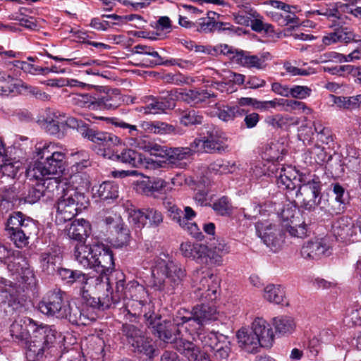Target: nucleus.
Segmentation results:
<instances>
[{
    "mask_svg": "<svg viewBox=\"0 0 361 361\" xmlns=\"http://www.w3.org/2000/svg\"><path fill=\"white\" fill-rule=\"evenodd\" d=\"M144 317L147 325L152 327L153 332L160 339L167 343H175L178 352L183 354L190 361H211L209 356L199 348L192 342L186 339V335L179 326L171 321H161V317L154 314V312L145 313Z\"/></svg>",
    "mask_w": 361,
    "mask_h": 361,
    "instance_id": "3",
    "label": "nucleus"
},
{
    "mask_svg": "<svg viewBox=\"0 0 361 361\" xmlns=\"http://www.w3.org/2000/svg\"><path fill=\"white\" fill-rule=\"evenodd\" d=\"M251 207L253 209L251 214L245 212V209L243 210L244 217L249 220L255 219L258 215L272 212L274 205L271 202H265L263 204L253 203Z\"/></svg>",
    "mask_w": 361,
    "mask_h": 361,
    "instance_id": "56",
    "label": "nucleus"
},
{
    "mask_svg": "<svg viewBox=\"0 0 361 361\" xmlns=\"http://www.w3.org/2000/svg\"><path fill=\"white\" fill-rule=\"evenodd\" d=\"M332 231L336 238L346 243L357 240V228L350 217L342 216L338 219L332 226Z\"/></svg>",
    "mask_w": 361,
    "mask_h": 361,
    "instance_id": "22",
    "label": "nucleus"
},
{
    "mask_svg": "<svg viewBox=\"0 0 361 361\" xmlns=\"http://www.w3.org/2000/svg\"><path fill=\"white\" fill-rule=\"evenodd\" d=\"M123 300V314L126 319H130V317H139L142 313L152 312V308L153 305L146 301H137V300H132L128 298H121Z\"/></svg>",
    "mask_w": 361,
    "mask_h": 361,
    "instance_id": "32",
    "label": "nucleus"
},
{
    "mask_svg": "<svg viewBox=\"0 0 361 361\" xmlns=\"http://www.w3.org/2000/svg\"><path fill=\"white\" fill-rule=\"evenodd\" d=\"M90 304L92 306L90 310L87 306L80 308L75 305H67L66 307V316L63 318L68 319L70 322L75 325H88L97 318L93 308L97 306V304L93 305L92 302Z\"/></svg>",
    "mask_w": 361,
    "mask_h": 361,
    "instance_id": "20",
    "label": "nucleus"
},
{
    "mask_svg": "<svg viewBox=\"0 0 361 361\" xmlns=\"http://www.w3.org/2000/svg\"><path fill=\"white\" fill-rule=\"evenodd\" d=\"M195 152L192 147H171L169 149H163V152L166 154V161L169 164L176 167L183 168L185 164L183 161L188 159Z\"/></svg>",
    "mask_w": 361,
    "mask_h": 361,
    "instance_id": "29",
    "label": "nucleus"
},
{
    "mask_svg": "<svg viewBox=\"0 0 361 361\" xmlns=\"http://www.w3.org/2000/svg\"><path fill=\"white\" fill-rule=\"evenodd\" d=\"M219 280L212 271L197 269L193 274L194 294L197 299L214 300L219 288Z\"/></svg>",
    "mask_w": 361,
    "mask_h": 361,
    "instance_id": "13",
    "label": "nucleus"
},
{
    "mask_svg": "<svg viewBox=\"0 0 361 361\" xmlns=\"http://www.w3.org/2000/svg\"><path fill=\"white\" fill-rule=\"evenodd\" d=\"M13 257V259L8 264V269L17 279L28 286L35 284V276L30 268L27 258L17 251L15 252L8 247L0 244V260L3 261Z\"/></svg>",
    "mask_w": 361,
    "mask_h": 361,
    "instance_id": "10",
    "label": "nucleus"
},
{
    "mask_svg": "<svg viewBox=\"0 0 361 361\" xmlns=\"http://www.w3.org/2000/svg\"><path fill=\"white\" fill-rule=\"evenodd\" d=\"M23 164L20 161L7 159L6 161L0 163V170L4 176L16 178L20 171H23Z\"/></svg>",
    "mask_w": 361,
    "mask_h": 361,
    "instance_id": "53",
    "label": "nucleus"
},
{
    "mask_svg": "<svg viewBox=\"0 0 361 361\" xmlns=\"http://www.w3.org/2000/svg\"><path fill=\"white\" fill-rule=\"evenodd\" d=\"M240 164L235 161L219 159L209 166L210 172L219 174L233 173L240 170Z\"/></svg>",
    "mask_w": 361,
    "mask_h": 361,
    "instance_id": "38",
    "label": "nucleus"
},
{
    "mask_svg": "<svg viewBox=\"0 0 361 361\" xmlns=\"http://www.w3.org/2000/svg\"><path fill=\"white\" fill-rule=\"evenodd\" d=\"M90 224L84 219L74 221L66 229V233L69 238L82 241L90 233Z\"/></svg>",
    "mask_w": 361,
    "mask_h": 361,
    "instance_id": "34",
    "label": "nucleus"
},
{
    "mask_svg": "<svg viewBox=\"0 0 361 361\" xmlns=\"http://www.w3.org/2000/svg\"><path fill=\"white\" fill-rule=\"evenodd\" d=\"M111 159H117L118 161L128 164L133 167H139L141 163V155L133 149H125L120 154H113L111 151Z\"/></svg>",
    "mask_w": 361,
    "mask_h": 361,
    "instance_id": "52",
    "label": "nucleus"
},
{
    "mask_svg": "<svg viewBox=\"0 0 361 361\" xmlns=\"http://www.w3.org/2000/svg\"><path fill=\"white\" fill-rule=\"evenodd\" d=\"M164 220L161 212L154 208H147L142 210L133 209L129 212V221L135 224L138 228L144 226L152 228L159 226Z\"/></svg>",
    "mask_w": 361,
    "mask_h": 361,
    "instance_id": "17",
    "label": "nucleus"
},
{
    "mask_svg": "<svg viewBox=\"0 0 361 361\" xmlns=\"http://www.w3.org/2000/svg\"><path fill=\"white\" fill-rule=\"evenodd\" d=\"M92 246L83 243H78L74 248V258L75 261L83 268H91L92 255L94 250Z\"/></svg>",
    "mask_w": 361,
    "mask_h": 361,
    "instance_id": "36",
    "label": "nucleus"
},
{
    "mask_svg": "<svg viewBox=\"0 0 361 361\" xmlns=\"http://www.w3.org/2000/svg\"><path fill=\"white\" fill-rule=\"evenodd\" d=\"M300 219L297 220V226L291 224H284L283 226L291 236L303 238L309 235L310 230L305 223L300 224Z\"/></svg>",
    "mask_w": 361,
    "mask_h": 361,
    "instance_id": "57",
    "label": "nucleus"
},
{
    "mask_svg": "<svg viewBox=\"0 0 361 361\" xmlns=\"http://www.w3.org/2000/svg\"><path fill=\"white\" fill-rule=\"evenodd\" d=\"M129 144L131 146H134L153 154H161L163 152V147L156 143L154 140L147 139L146 137L140 139L132 138Z\"/></svg>",
    "mask_w": 361,
    "mask_h": 361,
    "instance_id": "46",
    "label": "nucleus"
},
{
    "mask_svg": "<svg viewBox=\"0 0 361 361\" xmlns=\"http://www.w3.org/2000/svg\"><path fill=\"white\" fill-rule=\"evenodd\" d=\"M331 253L330 247L324 239L314 238L305 242L300 250V255L307 260H317Z\"/></svg>",
    "mask_w": 361,
    "mask_h": 361,
    "instance_id": "21",
    "label": "nucleus"
},
{
    "mask_svg": "<svg viewBox=\"0 0 361 361\" xmlns=\"http://www.w3.org/2000/svg\"><path fill=\"white\" fill-rule=\"evenodd\" d=\"M331 102L340 109L353 111L361 104V94L352 97L330 96Z\"/></svg>",
    "mask_w": 361,
    "mask_h": 361,
    "instance_id": "40",
    "label": "nucleus"
},
{
    "mask_svg": "<svg viewBox=\"0 0 361 361\" xmlns=\"http://www.w3.org/2000/svg\"><path fill=\"white\" fill-rule=\"evenodd\" d=\"M276 170L278 169H276ZM275 172L278 173L277 171ZM301 176L303 175L300 174L295 167L292 166H283L277 175L276 183L279 188L287 190L291 195L296 187L299 185Z\"/></svg>",
    "mask_w": 361,
    "mask_h": 361,
    "instance_id": "23",
    "label": "nucleus"
},
{
    "mask_svg": "<svg viewBox=\"0 0 361 361\" xmlns=\"http://www.w3.org/2000/svg\"><path fill=\"white\" fill-rule=\"evenodd\" d=\"M169 183L161 178L147 176L145 179L137 181L136 190L147 197H155L157 194L164 193Z\"/></svg>",
    "mask_w": 361,
    "mask_h": 361,
    "instance_id": "24",
    "label": "nucleus"
},
{
    "mask_svg": "<svg viewBox=\"0 0 361 361\" xmlns=\"http://www.w3.org/2000/svg\"><path fill=\"white\" fill-rule=\"evenodd\" d=\"M235 63L247 68L262 69V59H258L257 55H250L248 53L240 51L237 55Z\"/></svg>",
    "mask_w": 361,
    "mask_h": 361,
    "instance_id": "49",
    "label": "nucleus"
},
{
    "mask_svg": "<svg viewBox=\"0 0 361 361\" xmlns=\"http://www.w3.org/2000/svg\"><path fill=\"white\" fill-rule=\"evenodd\" d=\"M250 328L257 336L261 347L270 348L274 342V334L271 325L263 318L257 317L251 324Z\"/></svg>",
    "mask_w": 361,
    "mask_h": 361,
    "instance_id": "25",
    "label": "nucleus"
},
{
    "mask_svg": "<svg viewBox=\"0 0 361 361\" xmlns=\"http://www.w3.org/2000/svg\"><path fill=\"white\" fill-rule=\"evenodd\" d=\"M212 208L219 214L222 216L230 215L233 211V207L226 197H223L214 202Z\"/></svg>",
    "mask_w": 361,
    "mask_h": 361,
    "instance_id": "62",
    "label": "nucleus"
},
{
    "mask_svg": "<svg viewBox=\"0 0 361 361\" xmlns=\"http://www.w3.org/2000/svg\"><path fill=\"white\" fill-rule=\"evenodd\" d=\"M116 279V290L111 293V300L107 295L106 301L99 302V306L102 309L110 308L112 305L118 304L121 298L134 299L137 301L147 300L148 293L143 286L135 281H131L126 284L123 273L118 274Z\"/></svg>",
    "mask_w": 361,
    "mask_h": 361,
    "instance_id": "7",
    "label": "nucleus"
},
{
    "mask_svg": "<svg viewBox=\"0 0 361 361\" xmlns=\"http://www.w3.org/2000/svg\"><path fill=\"white\" fill-rule=\"evenodd\" d=\"M163 204L169 217L172 221L177 223L192 237L198 240L203 238L200 229L195 223L192 221L196 216V213L190 207L186 206L184 207V211H182L171 201L167 200L163 202Z\"/></svg>",
    "mask_w": 361,
    "mask_h": 361,
    "instance_id": "11",
    "label": "nucleus"
},
{
    "mask_svg": "<svg viewBox=\"0 0 361 361\" xmlns=\"http://www.w3.org/2000/svg\"><path fill=\"white\" fill-rule=\"evenodd\" d=\"M97 196L104 200H114L118 197V185L111 181H105L97 189Z\"/></svg>",
    "mask_w": 361,
    "mask_h": 361,
    "instance_id": "48",
    "label": "nucleus"
},
{
    "mask_svg": "<svg viewBox=\"0 0 361 361\" xmlns=\"http://www.w3.org/2000/svg\"><path fill=\"white\" fill-rule=\"evenodd\" d=\"M219 312L214 306L202 304L192 308L190 315L181 316L178 313L175 318L176 324L185 334H194L197 331L204 330V326L218 319Z\"/></svg>",
    "mask_w": 361,
    "mask_h": 361,
    "instance_id": "5",
    "label": "nucleus"
},
{
    "mask_svg": "<svg viewBox=\"0 0 361 361\" xmlns=\"http://www.w3.org/2000/svg\"><path fill=\"white\" fill-rule=\"evenodd\" d=\"M240 51L226 44H220L213 47V56L223 54L235 63L237 55Z\"/></svg>",
    "mask_w": 361,
    "mask_h": 361,
    "instance_id": "59",
    "label": "nucleus"
},
{
    "mask_svg": "<svg viewBox=\"0 0 361 361\" xmlns=\"http://www.w3.org/2000/svg\"><path fill=\"white\" fill-rule=\"evenodd\" d=\"M152 286L157 290L169 292L179 284L185 271L164 252L157 257L152 271Z\"/></svg>",
    "mask_w": 361,
    "mask_h": 361,
    "instance_id": "4",
    "label": "nucleus"
},
{
    "mask_svg": "<svg viewBox=\"0 0 361 361\" xmlns=\"http://www.w3.org/2000/svg\"><path fill=\"white\" fill-rule=\"evenodd\" d=\"M73 104L82 108H94L97 104L87 94H75L72 95Z\"/></svg>",
    "mask_w": 361,
    "mask_h": 361,
    "instance_id": "64",
    "label": "nucleus"
},
{
    "mask_svg": "<svg viewBox=\"0 0 361 361\" xmlns=\"http://www.w3.org/2000/svg\"><path fill=\"white\" fill-rule=\"evenodd\" d=\"M313 127L317 134V143L320 142L322 145H327L332 141L331 130L324 126L319 121H314L313 122Z\"/></svg>",
    "mask_w": 361,
    "mask_h": 361,
    "instance_id": "55",
    "label": "nucleus"
},
{
    "mask_svg": "<svg viewBox=\"0 0 361 361\" xmlns=\"http://www.w3.org/2000/svg\"><path fill=\"white\" fill-rule=\"evenodd\" d=\"M78 276L75 283L78 284L80 289L82 296L89 302L88 297L96 291H103L106 290L109 292L111 289L109 279L106 276H89L82 271L78 274Z\"/></svg>",
    "mask_w": 361,
    "mask_h": 361,
    "instance_id": "16",
    "label": "nucleus"
},
{
    "mask_svg": "<svg viewBox=\"0 0 361 361\" xmlns=\"http://www.w3.org/2000/svg\"><path fill=\"white\" fill-rule=\"evenodd\" d=\"M18 288L12 282L4 279H0V305L10 302L17 295Z\"/></svg>",
    "mask_w": 361,
    "mask_h": 361,
    "instance_id": "50",
    "label": "nucleus"
},
{
    "mask_svg": "<svg viewBox=\"0 0 361 361\" xmlns=\"http://www.w3.org/2000/svg\"><path fill=\"white\" fill-rule=\"evenodd\" d=\"M93 250L91 268L102 274L114 269L113 252L107 245L103 243L95 244Z\"/></svg>",
    "mask_w": 361,
    "mask_h": 361,
    "instance_id": "18",
    "label": "nucleus"
},
{
    "mask_svg": "<svg viewBox=\"0 0 361 361\" xmlns=\"http://www.w3.org/2000/svg\"><path fill=\"white\" fill-rule=\"evenodd\" d=\"M243 110L238 106H228L216 104L215 115L221 121L228 122L233 121L235 118L243 115Z\"/></svg>",
    "mask_w": 361,
    "mask_h": 361,
    "instance_id": "45",
    "label": "nucleus"
},
{
    "mask_svg": "<svg viewBox=\"0 0 361 361\" xmlns=\"http://www.w3.org/2000/svg\"><path fill=\"white\" fill-rule=\"evenodd\" d=\"M6 231L15 245L22 248L28 244L30 236L36 234L37 228L32 219L17 212L11 214L8 219Z\"/></svg>",
    "mask_w": 361,
    "mask_h": 361,
    "instance_id": "8",
    "label": "nucleus"
},
{
    "mask_svg": "<svg viewBox=\"0 0 361 361\" xmlns=\"http://www.w3.org/2000/svg\"><path fill=\"white\" fill-rule=\"evenodd\" d=\"M272 323L276 331L282 335L292 334L296 327L294 319L286 315L274 317Z\"/></svg>",
    "mask_w": 361,
    "mask_h": 361,
    "instance_id": "42",
    "label": "nucleus"
},
{
    "mask_svg": "<svg viewBox=\"0 0 361 361\" xmlns=\"http://www.w3.org/2000/svg\"><path fill=\"white\" fill-rule=\"evenodd\" d=\"M63 294L61 290L48 292L38 305L39 311L46 315L63 319L66 316L67 305L63 302Z\"/></svg>",
    "mask_w": 361,
    "mask_h": 361,
    "instance_id": "15",
    "label": "nucleus"
},
{
    "mask_svg": "<svg viewBox=\"0 0 361 361\" xmlns=\"http://www.w3.org/2000/svg\"><path fill=\"white\" fill-rule=\"evenodd\" d=\"M61 259L59 250L44 252L41 255V267L47 274H53L59 269L58 265L60 264Z\"/></svg>",
    "mask_w": 361,
    "mask_h": 361,
    "instance_id": "37",
    "label": "nucleus"
},
{
    "mask_svg": "<svg viewBox=\"0 0 361 361\" xmlns=\"http://www.w3.org/2000/svg\"><path fill=\"white\" fill-rule=\"evenodd\" d=\"M263 298L271 303L282 304L285 299V291L280 285L269 284L264 288Z\"/></svg>",
    "mask_w": 361,
    "mask_h": 361,
    "instance_id": "44",
    "label": "nucleus"
},
{
    "mask_svg": "<svg viewBox=\"0 0 361 361\" xmlns=\"http://www.w3.org/2000/svg\"><path fill=\"white\" fill-rule=\"evenodd\" d=\"M213 95L207 90H188L180 92L179 98L188 104L196 105L205 102L207 99Z\"/></svg>",
    "mask_w": 361,
    "mask_h": 361,
    "instance_id": "43",
    "label": "nucleus"
},
{
    "mask_svg": "<svg viewBox=\"0 0 361 361\" xmlns=\"http://www.w3.org/2000/svg\"><path fill=\"white\" fill-rule=\"evenodd\" d=\"M355 35L349 27L344 25H340L338 23V27L334 29L333 32L323 37L322 42L325 45H330L338 42L348 43L355 40Z\"/></svg>",
    "mask_w": 361,
    "mask_h": 361,
    "instance_id": "30",
    "label": "nucleus"
},
{
    "mask_svg": "<svg viewBox=\"0 0 361 361\" xmlns=\"http://www.w3.org/2000/svg\"><path fill=\"white\" fill-rule=\"evenodd\" d=\"M239 347L250 353L257 352L261 344L250 327H242L236 334Z\"/></svg>",
    "mask_w": 361,
    "mask_h": 361,
    "instance_id": "27",
    "label": "nucleus"
},
{
    "mask_svg": "<svg viewBox=\"0 0 361 361\" xmlns=\"http://www.w3.org/2000/svg\"><path fill=\"white\" fill-rule=\"evenodd\" d=\"M295 214H299L298 210L295 207L288 205L284 207L281 212V217L284 224H294L297 226V220L299 219L298 216Z\"/></svg>",
    "mask_w": 361,
    "mask_h": 361,
    "instance_id": "61",
    "label": "nucleus"
},
{
    "mask_svg": "<svg viewBox=\"0 0 361 361\" xmlns=\"http://www.w3.org/2000/svg\"><path fill=\"white\" fill-rule=\"evenodd\" d=\"M227 140L224 133L210 128L206 133L195 139L191 147L195 152L222 154L228 151Z\"/></svg>",
    "mask_w": 361,
    "mask_h": 361,
    "instance_id": "12",
    "label": "nucleus"
},
{
    "mask_svg": "<svg viewBox=\"0 0 361 361\" xmlns=\"http://www.w3.org/2000/svg\"><path fill=\"white\" fill-rule=\"evenodd\" d=\"M10 332L13 338L25 342L28 361H39L56 348V330L46 324H37L30 318L16 320L11 325Z\"/></svg>",
    "mask_w": 361,
    "mask_h": 361,
    "instance_id": "2",
    "label": "nucleus"
},
{
    "mask_svg": "<svg viewBox=\"0 0 361 361\" xmlns=\"http://www.w3.org/2000/svg\"><path fill=\"white\" fill-rule=\"evenodd\" d=\"M164 106H165L162 105L159 98H152L150 102L140 108V112L144 114H159L165 112L163 109Z\"/></svg>",
    "mask_w": 361,
    "mask_h": 361,
    "instance_id": "63",
    "label": "nucleus"
},
{
    "mask_svg": "<svg viewBox=\"0 0 361 361\" xmlns=\"http://www.w3.org/2000/svg\"><path fill=\"white\" fill-rule=\"evenodd\" d=\"M181 254L187 258H190L198 262H204V257L207 251V246L203 244L184 242L180 244Z\"/></svg>",
    "mask_w": 361,
    "mask_h": 361,
    "instance_id": "35",
    "label": "nucleus"
},
{
    "mask_svg": "<svg viewBox=\"0 0 361 361\" xmlns=\"http://www.w3.org/2000/svg\"><path fill=\"white\" fill-rule=\"evenodd\" d=\"M34 157L37 159L26 169L30 179L42 181L44 195L51 197L60 186L58 177L65 169L66 152L63 147L51 142H41L36 144Z\"/></svg>",
    "mask_w": 361,
    "mask_h": 361,
    "instance_id": "1",
    "label": "nucleus"
},
{
    "mask_svg": "<svg viewBox=\"0 0 361 361\" xmlns=\"http://www.w3.org/2000/svg\"><path fill=\"white\" fill-rule=\"evenodd\" d=\"M188 335L192 340L200 341L203 347L209 348L211 350L215 349L222 340H226V337L222 334H218L213 331H207L204 330L195 331L194 334H185ZM188 338L187 336L185 337Z\"/></svg>",
    "mask_w": 361,
    "mask_h": 361,
    "instance_id": "28",
    "label": "nucleus"
},
{
    "mask_svg": "<svg viewBox=\"0 0 361 361\" xmlns=\"http://www.w3.org/2000/svg\"><path fill=\"white\" fill-rule=\"evenodd\" d=\"M71 181L75 191L87 190L90 187L89 176L86 173H75L71 177Z\"/></svg>",
    "mask_w": 361,
    "mask_h": 361,
    "instance_id": "58",
    "label": "nucleus"
},
{
    "mask_svg": "<svg viewBox=\"0 0 361 361\" xmlns=\"http://www.w3.org/2000/svg\"><path fill=\"white\" fill-rule=\"evenodd\" d=\"M116 236L115 239V245L117 247H123L127 245L130 241V235L128 228L124 226L123 222L119 227L115 228L114 230Z\"/></svg>",
    "mask_w": 361,
    "mask_h": 361,
    "instance_id": "60",
    "label": "nucleus"
},
{
    "mask_svg": "<svg viewBox=\"0 0 361 361\" xmlns=\"http://www.w3.org/2000/svg\"><path fill=\"white\" fill-rule=\"evenodd\" d=\"M47 128L51 134H56L64 124H73L74 118L66 119L64 114L57 111H49L45 118Z\"/></svg>",
    "mask_w": 361,
    "mask_h": 361,
    "instance_id": "33",
    "label": "nucleus"
},
{
    "mask_svg": "<svg viewBox=\"0 0 361 361\" xmlns=\"http://www.w3.org/2000/svg\"><path fill=\"white\" fill-rule=\"evenodd\" d=\"M279 110L290 113H300L311 114L312 109L308 107L304 102L289 100L286 99H279Z\"/></svg>",
    "mask_w": 361,
    "mask_h": 361,
    "instance_id": "41",
    "label": "nucleus"
},
{
    "mask_svg": "<svg viewBox=\"0 0 361 361\" xmlns=\"http://www.w3.org/2000/svg\"><path fill=\"white\" fill-rule=\"evenodd\" d=\"M276 171V166L274 163L265 161H257L252 164L250 172L252 176L258 178L263 176H271Z\"/></svg>",
    "mask_w": 361,
    "mask_h": 361,
    "instance_id": "47",
    "label": "nucleus"
},
{
    "mask_svg": "<svg viewBox=\"0 0 361 361\" xmlns=\"http://www.w3.org/2000/svg\"><path fill=\"white\" fill-rule=\"evenodd\" d=\"M175 114L178 117L179 122L184 126L201 124L203 121V116L195 109H178Z\"/></svg>",
    "mask_w": 361,
    "mask_h": 361,
    "instance_id": "39",
    "label": "nucleus"
},
{
    "mask_svg": "<svg viewBox=\"0 0 361 361\" xmlns=\"http://www.w3.org/2000/svg\"><path fill=\"white\" fill-rule=\"evenodd\" d=\"M256 229L259 237L268 247L274 252L279 249L281 244V238L279 231L274 225L269 224L263 227L262 223L257 222Z\"/></svg>",
    "mask_w": 361,
    "mask_h": 361,
    "instance_id": "26",
    "label": "nucleus"
},
{
    "mask_svg": "<svg viewBox=\"0 0 361 361\" xmlns=\"http://www.w3.org/2000/svg\"><path fill=\"white\" fill-rule=\"evenodd\" d=\"M154 134L159 135H181L182 131L179 128L170 123L161 121H154Z\"/></svg>",
    "mask_w": 361,
    "mask_h": 361,
    "instance_id": "54",
    "label": "nucleus"
},
{
    "mask_svg": "<svg viewBox=\"0 0 361 361\" xmlns=\"http://www.w3.org/2000/svg\"><path fill=\"white\" fill-rule=\"evenodd\" d=\"M128 343L133 347L134 351L140 355L142 361H150L153 357L154 348L151 341L142 335V332L132 324L123 326Z\"/></svg>",
    "mask_w": 361,
    "mask_h": 361,
    "instance_id": "14",
    "label": "nucleus"
},
{
    "mask_svg": "<svg viewBox=\"0 0 361 361\" xmlns=\"http://www.w3.org/2000/svg\"><path fill=\"white\" fill-rule=\"evenodd\" d=\"M300 180L298 189L291 195H295V202L302 208L312 211L317 206V198L321 194L322 183L319 178L315 175L301 176Z\"/></svg>",
    "mask_w": 361,
    "mask_h": 361,
    "instance_id": "9",
    "label": "nucleus"
},
{
    "mask_svg": "<svg viewBox=\"0 0 361 361\" xmlns=\"http://www.w3.org/2000/svg\"><path fill=\"white\" fill-rule=\"evenodd\" d=\"M125 102V97L121 94L119 90L109 89L105 95L98 98L96 103L100 109L113 110L120 106Z\"/></svg>",
    "mask_w": 361,
    "mask_h": 361,
    "instance_id": "31",
    "label": "nucleus"
},
{
    "mask_svg": "<svg viewBox=\"0 0 361 361\" xmlns=\"http://www.w3.org/2000/svg\"><path fill=\"white\" fill-rule=\"evenodd\" d=\"M82 135L90 141L98 144L103 148L99 149V154L104 157L111 158V148L120 142V139L111 133L87 129Z\"/></svg>",
    "mask_w": 361,
    "mask_h": 361,
    "instance_id": "19",
    "label": "nucleus"
},
{
    "mask_svg": "<svg viewBox=\"0 0 361 361\" xmlns=\"http://www.w3.org/2000/svg\"><path fill=\"white\" fill-rule=\"evenodd\" d=\"M285 152L284 147L279 142H271L264 149L262 158L267 161L274 163L279 161L283 152Z\"/></svg>",
    "mask_w": 361,
    "mask_h": 361,
    "instance_id": "51",
    "label": "nucleus"
},
{
    "mask_svg": "<svg viewBox=\"0 0 361 361\" xmlns=\"http://www.w3.org/2000/svg\"><path fill=\"white\" fill-rule=\"evenodd\" d=\"M87 203V198L83 192L73 190V189L67 190L54 205L56 222L61 224L73 219L86 207Z\"/></svg>",
    "mask_w": 361,
    "mask_h": 361,
    "instance_id": "6",
    "label": "nucleus"
}]
</instances>
